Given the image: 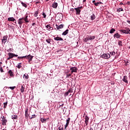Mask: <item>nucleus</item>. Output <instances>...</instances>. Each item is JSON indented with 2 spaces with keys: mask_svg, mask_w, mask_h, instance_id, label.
<instances>
[{
  "mask_svg": "<svg viewBox=\"0 0 130 130\" xmlns=\"http://www.w3.org/2000/svg\"><path fill=\"white\" fill-rule=\"evenodd\" d=\"M17 22L20 26H22L23 23H29V20H28V16L26 15L25 17L19 18L17 20Z\"/></svg>",
  "mask_w": 130,
  "mask_h": 130,
  "instance_id": "1",
  "label": "nucleus"
},
{
  "mask_svg": "<svg viewBox=\"0 0 130 130\" xmlns=\"http://www.w3.org/2000/svg\"><path fill=\"white\" fill-rule=\"evenodd\" d=\"M1 118L2 125H7V122H8V120L7 119V118L4 116H2L1 117Z\"/></svg>",
  "mask_w": 130,
  "mask_h": 130,
  "instance_id": "2",
  "label": "nucleus"
},
{
  "mask_svg": "<svg viewBox=\"0 0 130 130\" xmlns=\"http://www.w3.org/2000/svg\"><path fill=\"white\" fill-rule=\"evenodd\" d=\"M101 57H103V58H105V59H107L108 58H110V54H104L101 55Z\"/></svg>",
  "mask_w": 130,
  "mask_h": 130,
  "instance_id": "3",
  "label": "nucleus"
},
{
  "mask_svg": "<svg viewBox=\"0 0 130 130\" xmlns=\"http://www.w3.org/2000/svg\"><path fill=\"white\" fill-rule=\"evenodd\" d=\"M120 31L124 34H128L130 32V29L128 28H126V29H120Z\"/></svg>",
  "mask_w": 130,
  "mask_h": 130,
  "instance_id": "4",
  "label": "nucleus"
},
{
  "mask_svg": "<svg viewBox=\"0 0 130 130\" xmlns=\"http://www.w3.org/2000/svg\"><path fill=\"white\" fill-rule=\"evenodd\" d=\"M70 71H71V74H73V73H77L78 68H77V67H72L70 68Z\"/></svg>",
  "mask_w": 130,
  "mask_h": 130,
  "instance_id": "5",
  "label": "nucleus"
},
{
  "mask_svg": "<svg viewBox=\"0 0 130 130\" xmlns=\"http://www.w3.org/2000/svg\"><path fill=\"white\" fill-rule=\"evenodd\" d=\"M8 56H10L11 58H13V57H18V55L15 54L13 53H8Z\"/></svg>",
  "mask_w": 130,
  "mask_h": 130,
  "instance_id": "6",
  "label": "nucleus"
},
{
  "mask_svg": "<svg viewBox=\"0 0 130 130\" xmlns=\"http://www.w3.org/2000/svg\"><path fill=\"white\" fill-rule=\"evenodd\" d=\"M7 40H8V36H5L3 37V39H2V43H4V44L7 42Z\"/></svg>",
  "mask_w": 130,
  "mask_h": 130,
  "instance_id": "7",
  "label": "nucleus"
},
{
  "mask_svg": "<svg viewBox=\"0 0 130 130\" xmlns=\"http://www.w3.org/2000/svg\"><path fill=\"white\" fill-rule=\"evenodd\" d=\"M58 4H57V1H55L52 4V7L53 9H57Z\"/></svg>",
  "mask_w": 130,
  "mask_h": 130,
  "instance_id": "8",
  "label": "nucleus"
},
{
  "mask_svg": "<svg viewBox=\"0 0 130 130\" xmlns=\"http://www.w3.org/2000/svg\"><path fill=\"white\" fill-rule=\"evenodd\" d=\"M84 119L86 125H88V123H89V117H88L87 116H84Z\"/></svg>",
  "mask_w": 130,
  "mask_h": 130,
  "instance_id": "9",
  "label": "nucleus"
},
{
  "mask_svg": "<svg viewBox=\"0 0 130 130\" xmlns=\"http://www.w3.org/2000/svg\"><path fill=\"white\" fill-rule=\"evenodd\" d=\"M28 112L29 110L28 109V108L26 109L25 111V116L27 119H28V117H29V114L28 113Z\"/></svg>",
  "mask_w": 130,
  "mask_h": 130,
  "instance_id": "10",
  "label": "nucleus"
},
{
  "mask_svg": "<svg viewBox=\"0 0 130 130\" xmlns=\"http://www.w3.org/2000/svg\"><path fill=\"white\" fill-rule=\"evenodd\" d=\"M70 120H71L70 118H68V119L67 120V123L65 125L64 129H66L68 126H69V124H70Z\"/></svg>",
  "mask_w": 130,
  "mask_h": 130,
  "instance_id": "11",
  "label": "nucleus"
},
{
  "mask_svg": "<svg viewBox=\"0 0 130 130\" xmlns=\"http://www.w3.org/2000/svg\"><path fill=\"white\" fill-rule=\"evenodd\" d=\"M54 39V40H56L57 41H63V39L59 37H55Z\"/></svg>",
  "mask_w": 130,
  "mask_h": 130,
  "instance_id": "12",
  "label": "nucleus"
},
{
  "mask_svg": "<svg viewBox=\"0 0 130 130\" xmlns=\"http://www.w3.org/2000/svg\"><path fill=\"white\" fill-rule=\"evenodd\" d=\"M122 81L124 82V83H126V84H128V81H127V76H124L123 77Z\"/></svg>",
  "mask_w": 130,
  "mask_h": 130,
  "instance_id": "13",
  "label": "nucleus"
},
{
  "mask_svg": "<svg viewBox=\"0 0 130 130\" xmlns=\"http://www.w3.org/2000/svg\"><path fill=\"white\" fill-rule=\"evenodd\" d=\"M74 10H75L76 12V15H80L81 14V10L77 7V8H75Z\"/></svg>",
  "mask_w": 130,
  "mask_h": 130,
  "instance_id": "14",
  "label": "nucleus"
},
{
  "mask_svg": "<svg viewBox=\"0 0 130 130\" xmlns=\"http://www.w3.org/2000/svg\"><path fill=\"white\" fill-rule=\"evenodd\" d=\"M49 119V118H48L46 119L42 118H41V121H42V123H46V121L48 120Z\"/></svg>",
  "mask_w": 130,
  "mask_h": 130,
  "instance_id": "15",
  "label": "nucleus"
},
{
  "mask_svg": "<svg viewBox=\"0 0 130 130\" xmlns=\"http://www.w3.org/2000/svg\"><path fill=\"white\" fill-rule=\"evenodd\" d=\"M120 37H121V36L119 34H118V33H116L114 35V38H120Z\"/></svg>",
  "mask_w": 130,
  "mask_h": 130,
  "instance_id": "16",
  "label": "nucleus"
},
{
  "mask_svg": "<svg viewBox=\"0 0 130 130\" xmlns=\"http://www.w3.org/2000/svg\"><path fill=\"white\" fill-rule=\"evenodd\" d=\"M20 91L21 92V93H24V91H25V85H22L21 86L20 88Z\"/></svg>",
  "mask_w": 130,
  "mask_h": 130,
  "instance_id": "17",
  "label": "nucleus"
},
{
  "mask_svg": "<svg viewBox=\"0 0 130 130\" xmlns=\"http://www.w3.org/2000/svg\"><path fill=\"white\" fill-rule=\"evenodd\" d=\"M56 29L59 30V29H62L63 28V24H60V25H56Z\"/></svg>",
  "mask_w": 130,
  "mask_h": 130,
  "instance_id": "18",
  "label": "nucleus"
},
{
  "mask_svg": "<svg viewBox=\"0 0 130 130\" xmlns=\"http://www.w3.org/2000/svg\"><path fill=\"white\" fill-rule=\"evenodd\" d=\"M8 20L10 22H15V21H16V19H15L14 17H9L8 18Z\"/></svg>",
  "mask_w": 130,
  "mask_h": 130,
  "instance_id": "19",
  "label": "nucleus"
},
{
  "mask_svg": "<svg viewBox=\"0 0 130 130\" xmlns=\"http://www.w3.org/2000/svg\"><path fill=\"white\" fill-rule=\"evenodd\" d=\"M12 119H18V116L17 115H13L11 116Z\"/></svg>",
  "mask_w": 130,
  "mask_h": 130,
  "instance_id": "20",
  "label": "nucleus"
},
{
  "mask_svg": "<svg viewBox=\"0 0 130 130\" xmlns=\"http://www.w3.org/2000/svg\"><path fill=\"white\" fill-rule=\"evenodd\" d=\"M88 39H89V40H94V39H95V36H88Z\"/></svg>",
  "mask_w": 130,
  "mask_h": 130,
  "instance_id": "21",
  "label": "nucleus"
},
{
  "mask_svg": "<svg viewBox=\"0 0 130 130\" xmlns=\"http://www.w3.org/2000/svg\"><path fill=\"white\" fill-rule=\"evenodd\" d=\"M68 33H69V29H67L64 32H63V33L62 34V35L66 36V35H67V34H68Z\"/></svg>",
  "mask_w": 130,
  "mask_h": 130,
  "instance_id": "22",
  "label": "nucleus"
},
{
  "mask_svg": "<svg viewBox=\"0 0 130 130\" xmlns=\"http://www.w3.org/2000/svg\"><path fill=\"white\" fill-rule=\"evenodd\" d=\"M115 32V29L111 28L109 31V33H110V34H113V33H114Z\"/></svg>",
  "mask_w": 130,
  "mask_h": 130,
  "instance_id": "23",
  "label": "nucleus"
},
{
  "mask_svg": "<svg viewBox=\"0 0 130 130\" xmlns=\"http://www.w3.org/2000/svg\"><path fill=\"white\" fill-rule=\"evenodd\" d=\"M71 91H72V90L69 89V90L64 93V96L65 97H66V96H68V95H69V93H71Z\"/></svg>",
  "mask_w": 130,
  "mask_h": 130,
  "instance_id": "24",
  "label": "nucleus"
},
{
  "mask_svg": "<svg viewBox=\"0 0 130 130\" xmlns=\"http://www.w3.org/2000/svg\"><path fill=\"white\" fill-rule=\"evenodd\" d=\"M8 73L9 74L10 77L14 76V74H13V71H12V70H9Z\"/></svg>",
  "mask_w": 130,
  "mask_h": 130,
  "instance_id": "25",
  "label": "nucleus"
},
{
  "mask_svg": "<svg viewBox=\"0 0 130 130\" xmlns=\"http://www.w3.org/2000/svg\"><path fill=\"white\" fill-rule=\"evenodd\" d=\"M26 57H25V58H26V59H30V58H33V56H31V55H28L27 56H26Z\"/></svg>",
  "mask_w": 130,
  "mask_h": 130,
  "instance_id": "26",
  "label": "nucleus"
},
{
  "mask_svg": "<svg viewBox=\"0 0 130 130\" xmlns=\"http://www.w3.org/2000/svg\"><path fill=\"white\" fill-rule=\"evenodd\" d=\"M21 4L22 5V7H24V8H27V6L26 4L24 3V2H21Z\"/></svg>",
  "mask_w": 130,
  "mask_h": 130,
  "instance_id": "27",
  "label": "nucleus"
},
{
  "mask_svg": "<svg viewBox=\"0 0 130 130\" xmlns=\"http://www.w3.org/2000/svg\"><path fill=\"white\" fill-rule=\"evenodd\" d=\"M83 41H84V42H88V41H89V38H88V37L84 38L83 39Z\"/></svg>",
  "mask_w": 130,
  "mask_h": 130,
  "instance_id": "28",
  "label": "nucleus"
},
{
  "mask_svg": "<svg viewBox=\"0 0 130 130\" xmlns=\"http://www.w3.org/2000/svg\"><path fill=\"white\" fill-rule=\"evenodd\" d=\"M26 56H18V59H23V58H26Z\"/></svg>",
  "mask_w": 130,
  "mask_h": 130,
  "instance_id": "29",
  "label": "nucleus"
},
{
  "mask_svg": "<svg viewBox=\"0 0 130 130\" xmlns=\"http://www.w3.org/2000/svg\"><path fill=\"white\" fill-rule=\"evenodd\" d=\"M96 18V16H95V15L94 14H92L91 16V20H95V18Z\"/></svg>",
  "mask_w": 130,
  "mask_h": 130,
  "instance_id": "30",
  "label": "nucleus"
},
{
  "mask_svg": "<svg viewBox=\"0 0 130 130\" xmlns=\"http://www.w3.org/2000/svg\"><path fill=\"white\" fill-rule=\"evenodd\" d=\"M23 78H25V79H29V75H28V74L26 75H23Z\"/></svg>",
  "mask_w": 130,
  "mask_h": 130,
  "instance_id": "31",
  "label": "nucleus"
},
{
  "mask_svg": "<svg viewBox=\"0 0 130 130\" xmlns=\"http://www.w3.org/2000/svg\"><path fill=\"white\" fill-rule=\"evenodd\" d=\"M21 64H22V63H19L17 65L18 69H20L21 68H22V66Z\"/></svg>",
  "mask_w": 130,
  "mask_h": 130,
  "instance_id": "32",
  "label": "nucleus"
},
{
  "mask_svg": "<svg viewBox=\"0 0 130 130\" xmlns=\"http://www.w3.org/2000/svg\"><path fill=\"white\" fill-rule=\"evenodd\" d=\"M4 108H7V105H8V102L4 103Z\"/></svg>",
  "mask_w": 130,
  "mask_h": 130,
  "instance_id": "33",
  "label": "nucleus"
},
{
  "mask_svg": "<svg viewBox=\"0 0 130 130\" xmlns=\"http://www.w3.org/2000/svg\"><path fill=\"white\" fill-rule=\"evenodd\" d=\"M118 45L120 46H122V42L121 41H119L118 42Z\"/></svg>",
  "mask_w": 130,
  "mask_h": 130,
  "instance_id": "34",
  "label": "nucleus"
},
{
  "mask_svg": "<svg viewBox=\"0 0 130 130\" xmlns=\"http://www.w3.org/2000/svg\"><path fill=\"white\" fill-rule=\"evenodd\" d=\"M123 9L122 8H119L117 9V12H123Z\"/></svg>",
  "mask_w": 130,
  "mask_h": 130,
  "instance_id": "35",
  "label": "nucleus"
},
{
  "mask_svg": "<svg viewBox=\"0 0 130 130\" xmlns=\"http://www.w3.org/2000/svg\"><path fill=\"white\" fill-rule=\"evenodd\" d=\"M35 17H37L38 16V11H36L35 13L34 14Z\"/></svg>",
  "mask_w": 130,
  "mask_h": 130,
  "instance_id": "36",
  "label": "nucleus"
},
{
  "mask_svg": "<svg viewBox=\"0 0 130 130\" xmlns=\"http://www.w3.org/2000/svg\"><path fill=\"white\" fill-rule=\"evenodd\" d=\"M46 42H47V43H50V42H51V40L50 39H47L46 40Z\"/></svg>",
  "mask_w": 130,
  "mask_h": 130,
  "instance_id": "37",
  "label": "nucleus"
},
{
  "mask_svg": "<svg viewBox=\"0 0 130 130\" xmlns=\"http://www.w3.org/2000/svg\"><path fill=\"white\" fill-rule=\"evenodd\" d=\"M35 117H36V115H35V114H34V115H32L30 118V119H32V118H35Z\"/></svg>",
  "mask_w": 130,
  "mask_h": 130,
  "instance_id": "38",
  "label": "nucleus"
},
{
  "mask_svg": "<svg viewBox=\"0 0 130 130\" xmlns=\"http://www.w3.org/2000/svg\"><path fill=\"white\" fill-rule=\"evenodd\" d=\"M9 88L11 89V90H14V89H16V86L9 87Z\"/></svg>",
  "mask_w": 130,
  "mask_h": 130,
  "instance_id": "39",
  "label": "nucleus"
},
{
  "mask_svg": "<svg viewBox=\"0 0 130 130\" xmlns=\"http://www.w3.org/2000/svg\"><path fill=\"white\" fill-rule=\"evenodd\" d=\"M58 129H59V130H63V127H62V126H60L58 127Z\"/></svg>",
  "mask_w": 130,
  "mask_h": 130,
  "instance_id": "40",
  "label": "nucleus"
},
{
  "mask_svg": "<svg viewBox=\"0 0 130 130\" xmlns=\"http://www.w3.org/2000/svg\"><path fill=\"white\" fill-rule=\"evenodd\" d=\"M42 15L43 16V18H46V14L44 12L43 13Z\"/></svg>",
  "mask_w": 130,
  "mask_h": 130,
  "instance_id": "41",
  "label": "nucleus"
},
{
  "mask_svg": "<svg viewBox=\"0 0 130 130\" xmlns=\"http://www.w3.org/2000/svg\"><path fill=\"white\" fill-rule=\"evenodd\" d=\"M110 54H111V55H114V54H115V52H110Z\"/></svg>",
  "mask_w": 130,
  "mask_h": 130,
  "instance_id": "42",
  "label": "nucleus"
},
{
  "mask_svg": "<svg viewBox=\"0 0 130 130\" xmlns=\"http://www.w3.org/2000/svg\"><path fill=\"white\" fill-rule=\"evenodd\" d=\"M72 74H67V78H69V77H71Z\"/></svg>",
  "mask_w": 130,
  "mask_h": 130,
  "instance_id": "43",
  "label": "nucleus"
},
{
  "mask_svg": "<svg viewBox=\"0 0 130 130\" xmlns=\"http://www.w3.org/2000/svg\"><path fill=\"white\" fill-rule=\"evenodd\" d=\"M46 28H47V29H50L51 26L49 25H47L46 26Z\"/></svg>",
  "mask_w": 130,
  "mask_h": 130,
  "instance_id": "44",
  "label": "nucleus"
},
{
  "mask_svg": "<svg viewBox=\"0 0 130 130\" xmlns=\"http://www.w3.org/2000/svg\"><path fill=\"white\" fill-rule=\"evenodd\" d=\"M32 58H33L30 57V59H28V62H29V63H30V61H32Z\"/></svg>",
  "mask_w": 130,
  "mask_h": 130,
  "instance_id": "45",
  "label": "nucleus"
},
{
  "mask_svg": "<svg viewBox=\"0 0 130 130\" xmlns=\"http://www.w3.org/2000/svg\"><path fill=\"white\" fill-rule=\"evenodd\" d=\"M0 71L1 73H4V70L3 69V67H0Z\"/></svg>",
  "mask_w": 130,
  "mask_h": 130,
  "instance_id": "46",
  "label": "nucleus"
},
{
  "mask_svg": "<svg viewBox=\"0 0 130 130\" xmlns=\"http://www.w3.org/2000/svg\"><path fill=\"white\" fill-rule=\"evenodd\" d=\"M98 5H99V2L94 3V5L95 6V7H98Z\"/></svg>",
  "mask_w": 130,
  "mask_h": 130,
  "instance_id": "47",
  "label": "nucleus"
},
{
  "mask_svg": "<svg viewBox=\"0 0 130 130\" xmlns=\"http://www.w3.org/2000/svg\"><path fill=\"white\" fill-rule=\"evenodd\" d=\"M7 51L9 52V51H12V48H10L7 50Z\"/></svg>",
  "mask_w": 130,
  "mask_h": 130,
  "instance_id": "48",
  "label": "nucleus"
},
{
  "mask_svg": "<svg viewBox=\"0 0 130 130\" xmlns=\"http://www.w3.org/2000/svg\"><path fill=\"white\" fill-rule=\"evenodd\" d=\"M11 59H12V58L11 57L9 56V57L7 58V60H9Z\"/></svg>",
  "mask_w": 130,
  "mask_h": 130,
  "instance_id": "49",
  "label": "nucleus"
},
{
  "mask_svg": "<svg viewBox=\"0 0 130 130\" xmlns=\"http://www.w3.org/2000/svg\"><path fill=\"white\" fill-rule=\"evenodd\" d=\"M92 3H93V5H95V4H96L95 0L93 1Z\"/></svg>",
  "mask_w": 130,
  "mask_h": 130,
  "instance_id": "50",
  "label": "nucleus"
},
{
  "mask_svg": "<svg viewBox=\"0 0 130 130\" xmlns=\"http://www.w3.org/2000/svg\"><path fill=\"white\" fill-rule=\"evenodd\" d=\"M78 8L80 10H81V9H83V7H78Z\"/></svg>",
  "mask_w": 130,
  "mask_h": 130,
  "instance_id": "51",
  "label": "nucleus"
},
{
  "mask_svg": "<svg viewBox=\"0 0 130 130\" xmlns=\"http://www.w3.org/2000/svg\"><path fill=\"white\" fill-rule=\"evenodd\" d=\"M35 25H36V23H33L32 24V26H35Z\"/></svg>",
  "mask_w": 130,
  "mask_h": 130,
  "instance_id": "52",
  "label": "nucleus"
},
{
  "mask_svg": "<svg viewBox=\"0 0 130 130\" xmlns=\"http://www.w3.org/2000/svg\"><path fill=\"white\" fill-rule=\"evenodd\" d=\"M102 4H103V3H102V2H99V5H102Z\"/></svg>",
  "mask_w": 130,
  "mask_h": 130,
  "instance_id": "53",
  "label": "nucleus"
},
{
  "mask_svg": "<svg viewBox=\"0 0 130 130\" xmlns=\"http://www.w3.org/2000/svg\"><path fill=\"white\" fill-rule=\"evenodd\" d=\"M127 4L128 5V6H129V5H130V2H127Z\"/></svg>",
  "mask_w": 130,
  "mask_h": 130,
  "instance_id": "54",
  "label": "nucleus"
},
{
  "mask_svg": "<svg viewBox=\"0 0 130 130\" xmlns=\"http://www.w3.org/2000/svg\"><path fill=\"white\" fill-rule=\"evenodd\" d=\"M1 64H3V62H0V68H2V66H1Z\"/></svg>",
  "mask_w": 130,
  "mask_h": 130,
  "instance_id": "55",
  "label": "nucleus"
},
{
  "mask_svg": "<svg viewBox=\"0 0 130 130\" xmlns=\"http://www.w3.org/2000/svg\"><path fill=\"white\" fill-rule=\"evenodd\" d=\"M50 30H53V27L51 26V28H50Z\"/></svg>",
  "mask_w": 130,
  "mask_h": 130,
  "instance_id": "56",
  "label": "nucleus"
},
{
  "mask_svg": "<svg viewBox=\"0 0 130 130\" xmlns=\"http://www.w3.org/2000/svg\"><path fill=\"white\" fill-rule=\"evenodd\" d=\"M87 0H83V3H86V1Z\"/></svg>",
  "mask_w": 130,
  "mask_h": 130,
  "instance_id": "57",
  "label": "nucleus"
},
{
  "mask_svg": "<svg viewBox=\"0 0 130 130\" xmlns=\"http://www.w3.org/2000/svg\"><path fill=\"white\" fill-rule=\"evenodd\" d=\"M38 4H39V2H36V4L37 5Z\"/></svg>",
  "mask_w": 130,
  "mask_h": 130,
  "instance_id": "58",
  "label": "nucleus"
},
{
  "mask_svg": "<svg viewBox=\"0 0 130 130\" xmlns=\"http://www.w3.org/2000/svg\"><path fill=\"white\" fill-rule=\"evenodd\" d=\"M127 23H128L129 24H130V21H129V20H127Z\"/></svg>",
  "mask_w": 130,
  "mask_h": 130,
  "instance_id": "59",
  "label": "nucleus"
},
{
  "mask_svg": "<svg viewBox=\"0 0 130 130\" xmlns=\"http://www.w3.org/2000/svg\"><path fill=\"white\" fill-rule=\"evenodd\" d=\"M60 51H61V50H59L58 52H59Z\"/></svg>",
  "mask_w": 130,
  "mask_h": 130,
  "instance_id": "60",
  "label": "nucleus"
},
{
  "mask_svg": "<svg viewBox=\"0 0 130 130\" xmlns=\"http://www.w3.org/2000/svg\"><path fill=\"white\" fill-rule=\"evenodd\" d=\"M122 4H123L122 3H120L121 5H122Z\"/></svg>",
  "mask_w": 130,
  "mask_h": 130,
  "instance_id": "61",
  "label": "nucleus"
},
{
  "mask_svg": "<svg viewBox=\"0 0 130 130\" xmlns=\"http://www.w3.org/2000/svg\"><path fill=\"white\" fill-rule=\"evenodd\" d=\"M48 1H49V0H46V2H48Z\"/></svg>",
  "mask_w": 130,
  "mask_h": 130,
  "instance_id": "62",
  "label": "nucleus"
}]
</instances>
